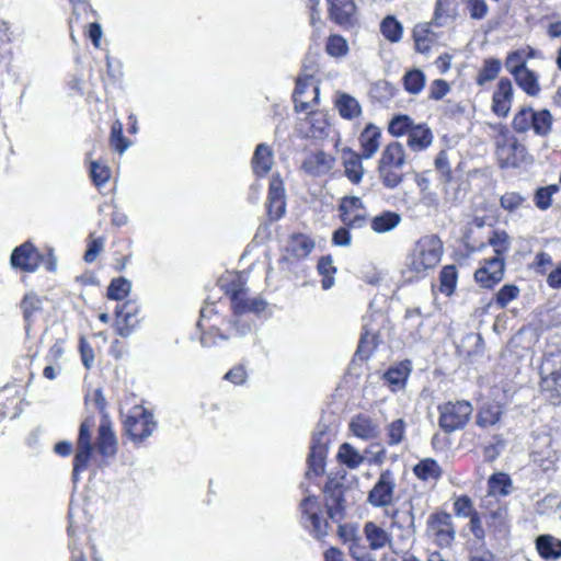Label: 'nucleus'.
<instances>
[{
    "label": "nucleus",
    "instance_id": "f257e3e1",
    "mask_svg": "<svg viewBox=\"0 0 561 561\" xmlns=\"http://www.w3.org/2000/svg\"><path fill=\"white\" fill-rule=\"evenodd\" d=\"M241 310H234L230 319H225L221 325H210L202 332L201 344L204 347H213L220 342H228L234 337H243L251 332L252 324L243 316L247 312L261 314L267 307V301L261 297L248 298L241 301Z\"/></svg>",
    "mask_w": 561,
    "mask_h": 561
},
{
    "label": "nucleus",
    "instance_id": "f03ea898",
    "mask_svg": "<svg viewBox=\"0 0 561 561\" xmlns=\"http://www.w3.org/2000/svg\"><path fill=\"white\" fill-rule=\"evenodd\" d=\"M443 242L436 234L420 238L408 257V268L416 275L434 268L442 260Z\"/></svg>",
    "mask_w": 561,
    "mask_h": 561
},
{
    "label": "nucleus",
    "instance_id": "7ed1b4c3",
    "mask_svg": "<svg viewBox=\"0 0 561 561\" xmlns=\"http://www.w3.org/2000/svg\"><path fill=\"white\" fill-rule=\"evenodd\" d=\"M94 420L92 417L84 419L79 426L78 437L76 442V453L72 461V482L77 484L80 481V474L88 469L89 462L94 453V444L92 440V431Z\"/></svg>",
    "mask_w": 561,
    "mask_h": 561
},
{
    "label": "nucleus",
    "instance_id": "20e7f679",
    "mask_svg": "<svg viewBox=\"0 0 561 561\" xmlns=\"http://www.w3.org/2000/svg\"><path fill=\"white\" fill-rule=\"evenodd\" d=\"M552 122L549 110L535 111L530 106H524L514 115L512 127L519 134L531 129L537 136L546 137L551 131Z\"/></svg>",
    "mask_w": 561,
    "mask_h": 561
},
{
    "label": "nucleus",
    "instance_id": "39448f33",
    "mask_svg": "<svg viewBox=\"0 0 561 561\" xmlns=\"http://www.w3.org/2000/svg\"><path fill=\"white\" fill-rule=\"evenodd\" d=\"M438 425L446 434L462 430L469 422L473 408L467 400L448 401L437 407Z\"/></svg>",
    "mask_w": 561,
    "mask_h": 561
},
{
    "label": "nucleus",
    "instance_id": "423d86ee",
    "mask_svg": "<svg viewBox=\"0 0 561 561\" xmlns=\"http://www.w3.org/2000/svg\"><path fill=\"white\" fill-rule=\"evenodd\" d=\"M157 426L154 415L141 405L134 407L124 421V432L137 445L150 437Z\"/></svg>",
    "mask_w": 561,
    "mask_h": 561
},
{
    "label": "nucleus",
    "instance_id": "0eeeda50",
    "mask_svg": "<svg viewBox=\"0 0 561 561\" xmlns=\"http://www.w3.org/2000/svg\"><path fill=\"white\" fill-rule=\"evenodd\" d=\"M301 525L317 539L328 535L329 524L321 518V505L316 495H307L299 503Z\"/></svg>",
    "mask_w": 561,
    "mask_h": 561
},
{
    "label": "nucleus",
    "instance_id": "6e6552de",
    "mask_svg": "<svg viewBox=\"0 0 561 561\" xmlns=\"http://www.w3.org/2000/svg\"><path fill=\"white\" fill-rule=\"evenodd\" d=\"M396 485L394 473L390 469L382 470L367 494V503L376 508L390 506L394 499Z\"/></svg>",
    "mask_w": 561,
    "mask_h": 561
},
{
    "label": "nucleus",
    "instance_id": "1a4fd4ad",
    "mask_svg": "<svg viewBox=\"0 0 561 561\" xmlns=\"http://www.w3.org/2000/svg\"><path fill=\"white\" fill-rule=\"evenodd\" d=\"M527 149L514 137L496 144V157L501 169L518 168L527 160Z\"/></svg>",
    "mask_w": 561,
    "mask_h": 561
},
{
    "label": "nucleus",
    "instance_id": "9d476101",
    "mask_svg": "<svg viewBox=\"0 0 561 561\" xmlns=\"http://www.w3.org/2000/svg\"><path fill=\"white\" fill-rule=\"evenodd\" d=\"M329 438L327 436L325 426H318V430L312 435L310 453L307 458L309 472L316 476H321L324 471L325 458L328 455Z\"/></svg>",
    "mask_w": 561,
    "mask_h": 561
},
{
    "label": "nucleus",
    "instance_id": "9b49d317",
    "mask_svg": "<svg viewBox=\"0 0 561 561\" xmlns=\"http://www.w3.org/2000/svg\"><path fill=\"white\" fill-rule=\"evenodd\" d=\"M139 312V306L131 300H127L122 305H117L115 308L116 333L122 337H128L138 327L137 314Z\"/></svg>",
    "mask_w": 561,
    "mask_h": 561
},
{
    "label": "nucleus",
    "instance_id": "f8f14e48",
    "mask_svg": "<svg viewBox=\"0 0 561 561\" xmlns=\"http://www.w3.org/2000/svg\"><path fill=\"white\" fill-rule=\"evenodd\" d=\"M43 261V255L38 252L35 245L26 241L16 247L11 254V264L15 268L24 272H35Z\"/></svg>",
    "mask_w": 561,
    "mask_h": 561
},
{
    "label": "nucleus",
    "instance_id": "ddd939ff",
    "mask_svg": "<svg viewBox=\"0 0 561 561\" xmlns=\"http://www.w3.org/2000/svg\"><path fill=\"white\" fill-rule=\"evenodd\" d=\"M344 484L336 478H328L323 492L325 494V506L330 518H341L344 513Z\"/></svg>",
    "mask_w": 561,
    "mask_h": 561
},
{
    "label": "nucleus",
    "instance_id": "4468645a",
    "mask_svg": "<svg viewBox=\"0 0 561 561\" xmlns=\"http://www.w3.org/2000/svg\"><path fill=\"white\" fill-rule=\"evenodd\" d=\"M117 437L113 430V424L108 416L104 415L98 428L94 450H96L102 457L110 458L117 454Z\"/></svg>",
    "mask_w": 561,
    "mask_h": 561
},
{
    "label": "nucleus",
    "instance_id": "2eb2a0df",
    "mask_svg": "<svg viewBox=\"0 0 561 561\" xmlns=\"http://www.w3.org/2000/svg\"><path fill=\"white\" fill-rule=\"evenodd\" d=\"M504 257L494 256L485 261L474 273V279L483 288L491 289L504 277Z\"/></svg>",
    "mask_w": 561,
    "mask_h": 561
},
{
    "label": "nucleus",
    "instance_id": "dca6fc26",
    "mask_svg": "<svg viewBox=\"0 0 561 561\" xmlns=\"http://www.w3.org/2000/svg\"><path fill=\"white\" fill-rule=\"evenodd\" d=\"M330 19L340 26H353L356 22V5L353 0H327Z\"/></svg>",
    "mask_w": 561,
    "mask_h": 561
},
{
    "label": "nucleus",
    "instance_id": "f3484780",
    "mask_svg": "<svg viewBox=\"0 0 561 561\" xmlns=\"http://www.w3.org/2000/svg\"><path fill=\"white\" fill-rule=\"evenodd\" d=\"M428 527L434 531L437 541L443 546H449L455 539V528L451 515L446 512H438L431 515Z\"/></svg>",
    "mask_w": 561,
    "mask_h": 561
},
{
    "label": "nucleus",
    "instance_id": "a211bd4d",
    "mask_svg": "<svg viewBox=\"0 0 561 561\" xmlns=\"http://www.w3.org/2000/svg\"><path fill=\"white\" fill-rule=\"evenodd\" d=\"M514 90L508 78H501L492 96V111L499 117H506L511 111Z\"/></svg>",
    "mask_w": 561,
    "mask_h": 561
},
{
    "label": "nucleus",
    "instance_id": "6ab92c4d",
    "mask_svg": "<svg viewBox=\"0 0 561 561\" xmlns=\"http://www.w3.org/2000/svg\"><path fill=\"white\" fill-rule=\"evenodd\" d=\"M334 163L335 159L331 154L319 150L305 159L302 169L311 175H323L333 169Z\"/></svg>",
    "mask_w": 561,
    "mask_h": 561
},
{
    "label": "nucleus",
    "instance_id": "aec40b11",
    "mask_svg": "<svg viewBox=\"0 0 561 561\" xmlns=\"http://www.w3.org/2000/svg\"><path fill=\"white\" fill-rule=\"evenodd\" d=\"M350 430L356 437L364 440L377 438L380 433L378 424L366 414H358L353 417Z\"/></svg>",
    "mask_w": 561,
    "mask_h": 561
},
{
    "label": "nucleus",
    "instance_id": "412c9836",
    "mask_svg": "<svg viewBox=\"0 0 561 561\" xmlns=\"http://www.w3.org/2000/svg\"><path fill=\"white\" fill-rule=\"evenodd\" d=\"M411 370L412 364L410 360L405 359L391 366L383 374V379L389 385L392 391H398L405 387Z\"/></svg>",
    "mask_w": 561,
    "mask_h": 561
},
{
    "label": "nucleus",
    "instance_id": "4be33fe9",
    "mask_svg": "<svg viewBox=\"0 0 561 561\" xmlns=\"http://www.w3.org/2000/svg\"><path fill=\"white\" fill-rule=\"evenodd\" d=\"M381 131L374 124H368L359 135L362 147L360 156L364 159H370L380 147Z\"/></svg>",
    "mask_w": 561,
    "mask_h": 561
},
{
    "label": "nucleus",
    "instance_id": "5701e85b",
    "mask_svg": "<svg viewBox=\"0 0 561 561\" xmlns=\"http://www.w3.org/2000/svg\"><path fill=\"white\" fill-rule=\"evenodd\" d=\"M432 129L426 124L413 125L408 135V146L413 151H423L433 142Z\"/></svg>",
    "mask_w": 561,
    "mask_h": 561
},
{
    "label": "nucleus",
    "instance_id": "b1692460",
    "mask_svg": "<svg viewBox=\"0 0 561 561\" xmlns=\"http://www.w3.org/2000/svg\"><path fill=\"white\" fill-rule=\"evenodd\" d=\"M344 154L343 165L345 176L353 184H358L364 175V167L362 163V159L364 158L352 149H345Z\"/></svg>",
    "mask_w": 561,
    "mask_h": 561
},
{
    "label": "nucleus",
    "instance_id": "393cba45",
    "mask_svg": "<svg viewBox=\"0 0 561 561\" xmlns=\"http://www.w3.org/2000/svg\"><path fill=\"white\" fill-rule=\"evenodd\" d=\"M273 165V151L266 144H259L252 157V168L257 176L266 175Z\"/></svg>",
    "mask_w": 561,
    "mask_h": 561
},
{
    "label": "nucleus",
    "instance_id": "a878e982",
    "mask_svg": "<svg viewBox=\"0 0 561 561\" xmlns=\"http://www.w3.org/2000/svg\"><path fill=\"white\" fill-rule=\"evenodd\" d=\"M306 123L309 125L306 136L316 139H322L328 136L329 122L327 115L323 112L311 111L306 118Z\"/></svg>",
    "mask_w": 561,
    "mask_h": 561
},
{
    "label": "nucleus",
    "instance_id": "bb28decb",
    "mask_svg": "<svg viewBox=\"0 0 561 561\" xmlns=\"http://www.w3.org/2000/svg\"><path fill=\"white\" fill-rule=\"evenodd\" d=\"M420 496L410 499V501L407 503L409 505L408 511H401L400 518L397 522V528L404 529L411 535L416 534L415 514L417 511L421 512V515H424L425 513V511L420 507Z\"/></svg>",
    "mask_w": 561,
    "mask_h": 561
},
{
    "label": "nucleus",
    "instance_id": "cd10ccee",
    "mask_svg": "<svg viewBox=\"0 0 561 561\" xmlns=\"http://www.w3.org/2000/svg\"><path fill=\"white\" fill-rule=\"evenodd\" d=\"M536 549L543 559H559L561 558V539L552 535H540L536 538Z\"/></svg>",
    "mask_w": 561,
    "mask_h": 561
},
{
    "label": "nucleus",
    "instance_id": "c85d7f7f",
    "mask_svg": "<svg viewBox=\"0 0 561 561\" xmlns=\"http://www.w3.org/2000/svg\"><path fill=\"white\" fill-rule=\"evenodd\" d=\"M364 534L371 550H379L391 542V536L374 522L364 525Z\"/></svg>",
    "mask_w": 561,
    "mask_h": 561
},
{
    "label": "nucleus",
    "instance_id": "c756f323",
    "mask_svg": "<svg viewBox=\"0 0 561 561\" xmlns=\"http://www.w3.org/2000/svg\"><path fill=\"white\" fill-rule=\"evenodd\" d=\"M404 163L405 152L403 145L399 141H392L383 149L378 165L402 168Z\"/></svg>",
    "mask_w": 561,
    "mask_h": 561
},
{
    "label": "nucleus",
    "instance_id": "7c9ffc66",
    "mask_svg": "<svg viewBox=\"0 0 561 561\" xmlns=\"http://www.w3.org/2000/svg\"><path fill=\"white\" fill-rule=\"evenodd\" d=\"M515 82L517 85L529 96H537L540 91L539 78L538 75L530 70L529 68H525L522 71L513 75Z\"/></svg>",
    "mask_w": 561,
    "mask_h": 561
},
{
    "label": "nucleus",
    "instance_id": "2f4dec72",
    "mask_svg": "<svg viewBox=\"0 0 561 561\" xmlns=\"http://www.w3.org/2000/svg\"><path fill=\"white\" fill-rule=\"evenodd\" d=\"M220 287L230 298L232 312L234 310H241V301L244 299L247 294V288L244 287V284L241 282V279L236 277L230 282L220 280Z\"/></svg>",
    "mask_w": 561,
    "mask_h": 561
},
{
    "label": "nucleus",
    "instance_id": "473e14b6",
    "mask_svg": "<svg viewBox=\"0 0 561 561\" xmlns=\"http://www.w3.org/2000/svg\"><path fill=\"white\" fill-rule=\"evenodd\" d=\"M413 473L422 481H436L442 477L443 470L435 459L424 458L413 467Z\"/></svg>",
    "mask_w": 561,
    "mask_h": 561
},
{
    "label": "nucleus",
    "instance_id": "72a5a7b5",
    "mask_svg": "<svg viewBox=\"0 0 561 561\" xmlns=\"http://www.w3.org/2000/svg\"><path fill=\"white\" fill-rule=\"evenodd\" d=\"M486 525L489 529L494 533V536L497 538H504L508 534V524H507V511L505 508H497L495 511H491L485 516Z\"/></svg>",
    "mask_w": 561,
    "mask_h": 561
},
{
    "label": "nucleus",
    "instance_id": "f704fd0d",
    "mask_svg": "<svg viewBox=\"0 0 561 561\" xmlns=\"http://www.w3.org/2000/svg\"><path fill=\"white\" fill-rule=\"evenodd\" d=\"M401 222V216L394 211H383L370 220L371 229L377 233H386L393 230Z\"/></svg>",
    "mask_w": 561,
    "mask_h": 561
},
{
    "label": "nucleus",
    "instance_id": "c9c22d12",
    "mask_svg": "<svg viewBox=\"0 0 561 561\" xmlns=\"http://www.w3.org/2000/svg\"><path fill=\"white\" fill-rule=\"evenodd\" d=\"M336 458L340 463L348 469H357L365 461V457L350 443H343L337 451Z\"/></svg>",
    "mask_w": 561,
    "mask_h": 561
},
{
    "label": "nucleus",
    "instance_id": "e433bc0d",
    "mask_svg": "<svg viewBox=\"0 0 561 561\" xmlns=\"http://www.w3.org/2000/svg\"><path fill=\"white\" fill-rule=\"evenodd\" d=\"M314 249V241L307 234H294L288 243V250L295 257H307Z\"/></svg>",
    "mask_w": 561,
    "mask_h": 561
},
{
    "label": "nucleus",
    "instance_id": "4c0bfd02",
    "mask_svg": "<svg viewBox=\"0 0 561 561\" xmlns=\"http://www.w3.org/2000/svg\"><path fill=\"white\" fill-rule=\"evenodd\" d=\"M340 115L345 119H353L362 114L358 101L350 94L342 93L335 102Z\"/></svg>",
    "mask_w": 561,
    "mask_h": 561
},
{
    "label": "nucleus",
    "instance_id": "58836bf2",
    "mask_svg": "<svg viewBox=\"0 0 561 561\" xmlns=\"http://www.w3.org/2000/svg\"><path fill=\"white\" fill-rule=\"evenodd\" d=\"M489 494L493 496H506L512 490V479L507 473H493L488 480Z\"/></svg>",
    "mask_w": 561,
    "mask_h": 561
},
{
    "label": "nucleus",
    "instance_id": "ea45409f",
    "mask_svg": "<svg viewBox=\"0 0 561 561\" xmlns=\"http://www.w3.org/2000/svg\"><path fill=\"white\" fill-rule=\"evenodd\" d=\"M540 374L543 380H551L558 385L561 379V354H551L545 357L540 366Z\"/></svg>",
    "mask_w": 561,
    "mask_h": 561
},
{
    "label": "nucleus",
    "instance_id": "a19ab883",
    "mask_svg": "<svg viewBox=\"0 0 561 561\" xmlns=\"http://www.w3.org/2000/svg\"><path fill=\"white\" fill-rule=\"evenodd\" d=\"M21 308L23 310L25 330L28 332L34 321V314L42 310V300L33 293L26 294L21 302Z\"/></svg>",
    "mask_w": 561,
    "mask_h": 561
},
{
    "label": "nucleus",
    "instance_id": "79ce46f5",
    "mask_svg": "<svg viewBox=\"0 0 561 561\" xmlns=\"http://www.w3.org/2000/svg\"><path fill=\"white\" fill-rule=\"evenodd\" d=\"M502 64L500 59L488 58L483 61L482 68L479 70L476 82L482 87L486 82L493 81L500 73Z\"/></svg>",
    "mask_w": 561,
    "mask_h": 561
},
{
    "label": "nucleus",
    "instance_id": "37998d69",
    "mask_svg": "<svg viewBox=\"0 0 561 561\" xmlns=\"http://www.w3.org/2000/svg\"><path fill=\"white\" fill-rule=\"evenodd\" d=\"M458 272L455 265H446L439 273L440 291L446 296H451L456 289Z\"/></svg>",
    "mask_w": 561,
    "mask_h": 561
},
{
    "label": "nucleus",
    "instance_id": "c03bdc74",
    "mask_svg": "<svg viewBox=\"0 0 561 561\" xmlns=\"http://www.w3.org/2000/svg\"><path fill=\"white\" fill-rule=\"evenodd\" d=\"M318 272L322 275L321 286L324 290L330 289L334 285V275L336 267L333 265L331 255L322 256L318 262Z\"/></svg>",
    "mask_w": 561,
    "mask_h": 561
},
{
    "label": "nucleus",
    "instance_id": "a18cd8bd",
    "mask_svg": "<svg viewBox=\"0 0 561 561\" xmlns=\"http://www.w3.org/2000/svg\"><path fill=\"white\" fill-rule=\"evenodd\" d=\"M380 32L391 43H397L402 38L403 26L392 15L386 16L380 24Z\"/></svg>",
    "mask_w": 561,
    "mask_h": 561
},
{
    "label": "nucleus",
    "instance_id": "49530a36",
    "mask_svg": "<svg viewBox=\"0 0 561 561\" xmlns=\"http://www.w3.org/2000/svg\"><path fill=\"white\" fill-rule=\"evenodd\" d=\"M378 345V335L375 332H370L366 327L364 328V332L360 335L359 343L357 346L356 354L362 359H368L374 350Z\"/></svg>",
    "mask_w": 561,
    "mask_h": 561
},
{
    "label": "nucleus",
    "instance_id": "de8ad7c7",
    "mask_svg": "<svg viewBox=\"0 0 561 561\" xmlns=\"http://www.w3.org/2000/svg\"><path fill=\"white\" fill-rule=\"evenodd\" d=\"M377 169L380 181L385 187L393 190L402 183L404 176L403 173L399 171L400 168L378 165Z\"/></svg>",
    "mask_w": 561,
    "mask_h": 561
},
{
    "label": "nucleus",
    "instance_id": "09e8293b",
    "mask_svg": "<svg viewBox=\"0 0 561 561\" xmlns=\"http://www.w3.org/2000/svg\"><path fill=\"white\" fill-rule=\"evenodd\" d=\"M403 87L410 94H419L425 85V75L420 69H412L403 76Z\"/></svg>",
    "mask_w": 561,
    "mask_h": 561
},
{
    "label": "nucleus",
    "instance_id": "8fccbe9b",
    "mask_svg": "<svg viewBox=\"0 0 561 561\" xmlns=\"http://www.w3.org/2000/svg\"><path fill=\"white\" fill-rule=\"evenodd\" d=\"M131 290V283L125 277L113 278L107 287V298L112 300L125 299Z\"/></svg>",
    "mask_w": 561,
    "mask_h": 561
},
{
    "label": "nucleus",
    "instance_id": "3c124183",
    "mask_svg": "<svg viewBox=\"0 0 561 561\" xmlns=\"http://www.w3.org/2000/svg\"><path fill=\"white\" fill-rule=\"evenodd\" d=\"M559 185L550 184L536 190L534 202L540 210H547L552 204V196L559 192Z\"/></svg>",
    "mask_w": 561,
    "mask_h": 561
},
{
    "label": "nucleus",
    "instance_id": "603ef678",
    "mask_svg": "<svg viewBox=\"0 0 561 561\" xmlns=\"http://www.w3.org/2000/svg\"><path fill=\"white\" fill-rule=\"evenodd\" d=\"M413 125L414 122L410 116L402 114L396 115L389 122L388 131L394 137H400L404 134L409 135Z\"/></svg>",
    "mask_w": 561,
    "mask_h": 561
},
{
    "label": "nucleus",
    "instance_id": "864d4df0",
    "mask_svg": "<svg viewBox=\"0 0 561 561\" xmlns=\"http://www.w3.org/2000/svg\"><path fill=\"white\" fill-rule=\"evenodd\" d=\"M407 423L403 419H397L389 423L386 427L388 445L397 446L399 445L405 435Z\"/></svg>",
    "mask_w": 561,
    "mask_h": 561
},
{
    "label": "nucleus",
    "instance_id": "5fc2aeb1",
    "mask_svg": "<svg viewBox=\"0 0 561 561\" xmlns=\"http://www.w3.org/2000/svg\"><path fill=\"white\" fill-rule=\"evenodd\" d=\"M430 25L419 24L413 28V38L415 43V50L421 54H426L431 48V41L428 39Z\"/></svg>",
    "mask_w": 561,
    "mask_h": 561
},
{
    "label": "nucleus",
    "instance_id": "6e6d98bb",
    "mask_svg": "<svg viewBox=\"0 0 561 561\" xmlns=\"http://www.w3.org/2000/svg\"><path fill=\"white\" fill-rule=\"evenodd\" d=\"M325 51L335 58L345 56L348 53L346 39L341 35H330L325 44Z\"/></svg>",
    "mask_w": 561,
    "mask_h": 561
},
{
    "label": "nucleus",
    "instance_id": "4d7b16f0",
    "mask_svg": "<svg viewBox=\"0 0 561 561\" xmlns=\"http://www.w3.org/2000/svg\"><path fill=\"white\" fill-rule=\"evenodd\" d=\"M111 145L118 152L124 153L131 142L123 135L122 123L116 121L111 130Z\"/></svg>",
    "mask_w": 561,
    "mask_h": 561
},
{
    "label": "nucleus",
    "instance_id": "13d9d810",
    "mask_svg": "<svg viewBox=\"0 0 561 561\" xmlns=\"http://www.w3.org/2000/svg\"><path fill=\"white\" fill-rule=\"evenodd\" d=\"M90 176L95 186L101 187L108 182L111 178V169L101 164L99 161L90 163Z\"/></svg>",
    "mask_w": 561,
    "mask_h": 561
},
{
    "label": "nucleus",
    "instance_id": "bf43d9fd",
    "mask_svg": "<svg viewBox=\"0 0 561 561\" xmlns=\"http://www.w3.org/2000/svg\"><path fill=\"white\" fill-rule=\"evenodd\" d=\"M505 67L512 76L527 68L525 50L510 53L505 60Z\"/></svg>",
    "mask_w": 561,
    "mask_h": 561
},
{
    "label": "nucleus",
    "instance_id": "052dcab7",
    "mask_svg": "<svg viewBox=\"0 0 561 561\" xmlns=\"http://www.w3.org/2000/svg\"><path fill=\"white\" fill-rule=\"evenodd\" d=\"M519 295V288L514 284L504 285L495 295V304L500 308H505L512 300Z\"/></svg>",
    "mask_w": 561,
    "mask_h": 561
},
{
    "label": "nucleus",
    "instance_id": "680f3d73",
    "mask_svg": "<svg viewBox=\"0 0 561 561\" xmlns=\"http://www.w3.org/2000/svg\"><path fill=\"white\" fill-rule=\"evenodd\" d=\"M508 234L505 231L494 230L489 238V244L494 248L495 256L503 257L510 248Z\"/></svg>",
    "mask_w": 561,
    "mask_h": 561
},
{
    "label": "nucleus",
    "instance_id": "e2e57ef3",
    "mask_svg": "<svg viewBox=\"0 0 561 561\" xmlns=\"http://www.w3.org/2000/svg\"><path fill=\"white\" fill-rule=\"evenodd\" d=\"M364 210H366L364 203L362 198L357 196H345L341 199L339 205L340 215H351V213Z\"/></svg>",
    "mask_w": 561,
    "mask_h": 561
},
{
    "label": "nucleus",
    "instance_id": "0e129e2a",
    "mask_svg": "<svg viewBox=\"0 0 561 561\" xmlns=\"http://www.w3.org/2000/svg\"><path fill=\"white\" fill-rule=\"evenodd\" d=\"M436 170L440 173L442 181L448 183L451 180V169L448 162L447 152L442 150L438 152L434 161Z\"/></svg>",
    "mask_w": 561,
    "mask_h": 561
},
{
    "label": "nucleus",
    "instance_id": "69168bd1",
    "mask_svg": "<svg viewBox=\"0 0 561 561\" xmlns=\"http://www.w3.org/2000/svg\"><path fill=\"white\" fill-rule=\"evenodd\" d=\"M340 220L343 222L345 227L348 229H362L367 225V214L366 210L359 211L354 216L351 215H339Z\"/></svg>",
    "mask_w": 561,
    "mask_h": 561
},
{
    "label": "nucleus",
    "instance_id": "338daca9",
    "mask_svg": "<svg viewBox=\"0 0 561 561\" xmlns=\"http://www.w3.org/2000/svg\"><path fill=\"white\" fill-rule=\"evenodd\" d=\"M454 511L457 516L461 517H470L473 513H477L473 510L470 497L467 495H461L456 499L454 502Z\"/></svg>",
    "mask_w": 561,
    "mask_h": 561
},
{
    "label": "nucleus",
    "instance_id": "774afa93",
    "mask_svg": "<svg viewBox=\"0 0 561 561\" xmlns=\"http://www.w3.org/2000/svg\"><path fill=\"white\" fill-rule=\"evenodd\" d=\"M524 201L525 198L520 194L508 192L501 196L500 204L502 208L513 211L519 208Z\"/></svg>",
    "mask_w": 561,
    "mask_h": 561
}]
</instances>
